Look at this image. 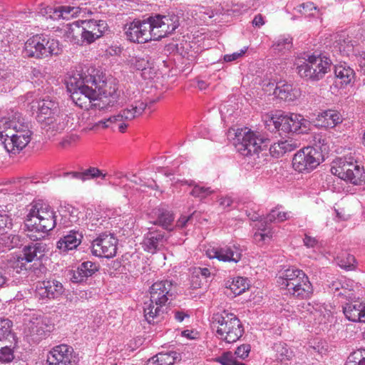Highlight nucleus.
Listing matches in <instances>:
<instances>
[{
	"label": "nucleus",
	"mask_w": 365,
	"mask_h": 365,
	"mask_svg": "<svg viewBox=\"0 0 365 365\" xmlns=\"http://www.w3.org/2000/svg\"><path fill=\"white\" fill-rule=\"evenodd\" d=\"M83 235L76 230H71L57 242V248L63 252L76 249L81 242Z\"/></svg>",
	"instance_id": "29"
},
{
	"label": "nucleus",
	"mask_w": 365,
	"mask_h": 365,
	"mask_svg": "<svg viewBox=\"0 0 365 365\" xmlns=\"http://www.w3.org/2000/svg\"><path fill=\"white\" fill-rule=\"evenodd\" d=\"M343 312L349 321L365 323V303L359 302L347 303L343 308Z\"/></svg>",
	"instance_id": "28"
},
{
	"label": "nucleus",
	"mask_w": 365,
	"mask_h": 365,
	"mask_svg": "<svg viewBox=\"0 0 365 365\" xmlns=\"http://www.w3.org/2000/svg\"><path fill=\"white\" fill-rule=\"evenodd\" d=\"M25 226L28 237L34 241L41 239L44 234L56 225V216L52 207L45 202L36 201L26 207Z\"/></svg>",
	"instance_id": "3"
},
{
	"label": "nucleus",
	"mask_w": 365,
	"mask_h": 365,
	"mask_svg": "<svg viewBox=\"0 0 365 365\" xmlns=\"http://www.w3.org/2000/svg\"><path fill=\"white\" fill-rule=\"evenodd\" d=\"M277 283L281 289L296 297L304 299L313 293V287L308 277L301 269L294 267L282 269L278 272Z\"/></svg>",
	"instance_id": "4"
},
{
	"label": "nucleus",
	"mask_w": 365,
	"mask_h": 365,
	"mask_svg": "<svg viewBox=\"0 0 365 365\" xmlns=\"http://www.w3.org/2000/svg\"><path fill=\"white\" fill-rule=\"evenodd\" d=\"M296 10L306 16H318L319 13V10L312 2L302 4L296 8Z\"/></svg>",
	"instance_id": "50"
},
{
	"label": "nucleus",
	"mask_w": 365,
	"mask_h": 365,
	"mask_svg": "<svg viewBox=\"0 0 365 365\" xmlns=\"http://www.w3.org/2000/svg\"><path fill=\"white\" fill-rule=\"evenodd\" d=\"M190 284L193 289L200 288L202 285L201 277L198 274H197V273H195V271L192 272V274L191 276Z\"/></svg>",
	"instance_id": "62"
},
{
	"label": "nucleus",
	"mask_w": 365,
	"mask_h": 365,
	"mask_svg": "<svg viewBox=\"0 0 365 365\" xmlns=\"http://www.w3.org/2000/svg\"><path fill=\"white\" fill-rule=\"evenodd\" d=\"M163 306L153 302L151 299L149 302H145L143 307L144 317L146 321L151 324L158 319L163 314Z\"/></svg>",
	"instance_id": "35"
},
{
	"label": "nucleus",
	"mask_w": 365,
	"mask_h": 365,
	"mask_svg": "<svg viewBox=\"0 0 365 365\" xmlns=\"http://www.w3.org/2000/svg\"><path fill=\"white\" fill-rule=\"evenodd\" d=\"M242 249L236 244H229L222 247L208 248L206 255L210 259H217L222 262H238L242 257Z\"/></svg>",
	"instance_id": "22"
},
{
	"label": "nucleus",
	"mask_w": 365,
	"mask_h": 365,
	"mask_svg": "<svg viewBox=\"0 0 365 365\" xmlns=\"http://www.w3.org/2000/svg\"><path fill=\"white\" fill-rule=\"evenodd\" d=\"M132 66L137 70L141 71V76L145 79L152 78L153 72L148 57H135L131 60Z\"/></svg>",
	"instance_id": "37"
},
{
	"label": "nucleus",
	"mask_w": 365,
	"mask_h": 365,
	"mask_svg": "<svg viewBox=\"0 0 365 365\" xmlns=\"http://www.w3.org/2000/svg\"><path fill=\"white\" fill-rule=\"evenodd\" d=\"M212 322L217 328L218 337L227 343L237 341L243 334V328L240 319L235 314L226 311L214 314Z\"/></svg>",
	"instance_id": "6"
},
{
	"label": "nucleus",
	"mask_w": 365,
	"mask_h": 365,
	"mask_svg": "<svg viewBox=\"0 0 365 365\" xmlns=\"http://www.w3.org/2000/svg\"><path fill=\"white\" fill-rule=\"evenodd\" d=\"M294 65L299 76L306 80L318 81L330 71L331 62L325 56L304 53L296 58Z\"/></svg>",
	"instance_id": "5"
},
{
	"label": "nucleus",
	"mask_w": 365,
	"mask_h": 365,
	"mask_svg": "<svg viewBox=\"0 0 365 365\" xmlns=\"http://www.w3.org/2000/svg\"><path fill=\"white\" fill-rule=\"evenodd\" d=\"M73 102L81 108L105 109L113 106L118 98L117 88L104 76L75 73L66 81Z\"/></svg>",
	"instance_id": "1"
},
{
	"label": "nucleus",
	"mask_w": 365,
	"mask_h": 365,
	"mask_svg": "<svg viewBox=\"0 0 365 365\" xmlns=\"http://www.w3.org/2000/svg\"><path fill=\"white\" fill-rule=\"evenodd\" d=\"M47 251V245L43 242L31 243L25 246L21 253L17 257L15 261L16 269H26L27 263L40 260Z\"/></svg>",
	"instance_id": "19"
},
{
	"label": "nucleus",
	"mask_w": 365,
	"mask_h": 365,
	"mask_svg": "<svg viewBox=\"0 0 365 365\" xmlns=\"http://www.w3.org/2000/svg\"><path fill=\"white\" fill-rule=\"evenodd\" d=\"M73 349L67 344L55 346L47 354L48 365H74Z\"/></svg>",
	"instance_id": "23"
},
{
	"label": "nucleus",
	"mask_w": 365,
	"mask_h": 365,
	"mask_svg": "<svg viewBox=\"0 0 365 365\" xmlns=\"http://www.w3.org/2000/svg\"><path fill=\"white\" fill-rule=\"evenodd\" d=\"M334 73L342 86L349 84L355 76L354 70L346 63L335 66Z\"/></svg>",
	"instance_id": "34"
},
{
	"label": "nucleus",
	"mask_w": 365,
	"mask_h": 365,
	"mask_svg": "<svg viewBox=\"0 0 365 365\" xmlns=\"http://www.w3.org/2000/svg\"><path fill=\"white\" fill-rule=\"evenodd\" d=\"M313 143L315 146L314 148L319 150L321 153L327 148V139L322 134H315L313 136Z\"/></svg>",
	"instance_id": "55"
},
{
	"label": "nucleus",
	"mask_w": 365,
	"mask_h": 365,
	"mask_svg": "<svg viewBox=\"0 0 365 365\" xmlns=\"http://www.w3.org/2000/svg\"><path fill=\"white\" fill-rule=\"evenodd\" d=\"M273 351L275 353L274 357L276 360L282 363H287L293 357L292 351L283 342L275 343L273 346Z\"/></svg>",
	"instance_id": "40"
},
{
	"label": "nucleus",
	"mask_w": 365,
	"mask_h": 365,
	"mask_svg": "<svg viewBox=\"0 0 365 365\" xmlns=\"http://www.w3.org/2000/svg\"><path fill=\"white\" fill-rule=\"evenodd\" d=\"M318 125L325 128H334L342 123L343 118L336 110H328L318 115L317 118Z\"/></svg>",
	"instance_id": "32"
},
{
	"label": "nucleus",
	"mask_w": 365,
	"mask_h": 365,
	"mask_svg": "<svg viewBox=\"0 0 365 365\" xmlns=\"http://www.w3.org/2000/svg\"><path fill=\"white\" fill-rule=\"evenodd\" d=\"M14 358L13 349L11 345H5L0 347V362L8 363L11 361Z\"/></svg>",
	"instance_id": "53"
},
{
	"label": "nucleus",
	"mask_w": 365,
	"mask_h": 365,
	"mask_svg": "<svg viewBox=\"0 0 365 365\" xmlns=\"http://www.w3.org/2000/svg\"><path fill=\"white\" fill-rule=\"evenodd\" d=\"M11 219L7 214H0V233L12 229Z\"/></svg>",
	"instance_id": "56"
},
{
	"label": "nucleus",
	"mask_w": 365,
	"mask_h": 365,
	"mask_svg": "<svg viewBox=\"0 0 365 365\" xmlns=\"http://www.w3.org/2000/svg\"><path fill=\"white\" fill-rule=\"evenodd\" d=\"M118 240L110 232L100 234L92 242L91 252L96 257L111 258L117 251Z\"/></svg>",
	"instance_id": "16"
},
{
	"label": "nucleus",
	"mask_w": 365,
	"mask_h": 365,
	"mask_svg": "<svg viewBox=\"0 0 365 365\" xmlns=\"http://www.w3.org/2000/svg\"><path fill=\"white\" fill-rule=\"evenodd\" d=\"M247 51V47L242 48L240 51L235 52L232 54H226L223 56L225 62H232L242 58Z\"/></svg>",
	"instance_id": "59"
},
{
	"label": "nucleus",
	"mask_w": 365,
	"mask_h": 365,
	"mask_svg": "<svg viewBox=\"0 0 365 365\" xmlns=\"http://www.w3.org/2000/svg\"><path fill=\"white\" fill-rule=\"evenodd\" d=\"M151 39L160 40L173 34L179 26V17L175 14L155 15L148 18Z\"/></svg>",
	"instance_id": "14"
},
{
	"label": "nucleus",
	"mask_w": 365,
	"mask_h": 365,
	"mask_svg": "<svg viewBox=\"0 0 365 365\" xmlns=\"http://www.w3.org/2000/svg\"><path fill=\"white\" fill-rule=\"evenodd\" d=\"M167 240L164 232L159 230L149 231L144 235L142 246L145 251L155 254L165 247Z\"/></svg>",
	"instance_id": "26"
},
{
	"label": "nucleus",
	"mask_w": 365,
	"mask_h": 365,
	"mask_svg": "<svg viewBox=\"0 0 365 365\" xmlns=\"http://www.w3.org/2000/svg\"><path fill=\"white\" fill-rule=\"evenodd\" d=\"M175 351L159 353L152 357L149 362L153 365H173L178 357Z\"/></svg>",
	"instance_id": "43"
},
{
	"label": "nucleus",
	"mask_w": 365,
	"mask_h": 365,
	"mask_svg": "<svg viewBox=\"0 0 365 365\" xmlns=\"http://www.w3.org/2000/svg\"><path fill=\"white\" fill-rule=\"evenodd\" d=\"M339 265L346 269H351L354 267L355 258L351 255H347L346 259L339 257L338 258Z\"/></svg>",
	"instance_id": "58"
},
{
	"label": "nucleus",
	"mask_w": 365,
	"mask_h": 365,
	"mask_svg": "<svg viewBox=\"0 0 365 365\" xmlns=\"http://www.w3.org/2000/svg\"><path fill=\"white\" fill-rule=\"evenodd\" d=\"M80 21H75L67 25L66 31V38L72 43H77L78 37L81 36V26Z\"/></svg>",
	"instance_id": "48"
},
{
	"label": "nucleus",
	"mask_w": 365,
	"mask_h": 365,
	"mask_svg": "<svg viewBox=\"0 0 365 365\" xmlns=\"http://www.w3.org/2000/svg\"><path fill=\"white\" fill-rule=\"evenodd\" d=\"M148 18L144 21L135 20L125 26V34L131 42L143 43L152 41Z\"/></svg>",
	"instance_id": "21"
},
{
	"label": "nucleus",
	"mask_w": 365,
	"mask_h": 365,
	"mask_svg": "<svg viewBox=\"0 0 365 365\" xmlns=\"http://www.w3.org/2000/svg\"><path fill=\"white\" fill-rule=\"evenodd\" d=\"M59 43L56 39L36 35L29 38L24 45V53L28 57L42 58L60 52Z\"/></svg>",
	"instance_id": "9"
},
{
	"label": "nucleus",
	"mask_w": 365,
	"mask_h": 365,
	"mask_svg": "<svg viewBox=\"0 0 365 365\" xmlns=\"http://www.w3.org/2000/svg\"><path fill=\"white\" fill-rule=\"evenodd\" d=\"M98 265L91 261H86L81 263L76 270L73 272L71 280L75 283H80L91 277L98 271Z\"/></svg>",
	"instance_id": "30"
},
{
	"label": "nucleus",
	"mask_w": 365,
	"mask_h": 365,
	"mask_svg": "<svg viewBox=\"0 0 365 365\" xmlns=\"http://www.w3.org/2000/svg\"><path fill=\"white\" fill-rule=\"evenodd\" d=\"M250 351V346L248 344H242L237 348L234 354L240 359H245Z\"/></svg>",
	"instance_id": "60"
},
{
	"label": "nucleus",
	"mask_w": 365,
	"mask_h": 365,
	"mask_svg": "<svg viewBox=\"0 0 365 365\" xmlns=\"http://www.w3.org/2000/svg\"><path fill=\"white\" fill-rule=\"evenodd\" d=\"M267 125H274V129L284 133H306L309 128V120L297 113L275 115L267 121Z\"/></svg>",
	"instance_id": "10"
},
{
	"label": "nucleus",
	"mask_w": 365,
	"mask_h": 365,
	"mask_svg": "<svg viewBox=\"0 0 365 365\" xmlns=\"http://www.w3.org/2000/svg\"><path fill=\"white\" fill-rule=\"evenodd\" d=\"M150 294L153 302L164 307L173 298V283L168 280L158 281L150 287Z\"/></svg>",
	"instance_id": "25"
},
{
	"label": "nucleus",
	"mask_w": 365,
	"mask_h": 365,
	"mask_svg": "<svg viewBox=\"0 0 365 365\" xmlns=\"http://www.w3.org/2000/svg\"><path fill=\"white\" fill-rule=\"evenodd\" d=\"M185 183H187L189 185H193V188L190 192V195L200 200L206 198L214 192V190H212L211 187L203 186L199 184L194 185V182L192 180H186L185 181Z\"/></svg>",
	"instance_id": "46"
},
{
	"label": "nucleus",
	"mask_w": 365,
	"mask_h": 365,
	"mask_svg": "<svg viewBox=\"0 0 365 365\" xmlns=\"http://www.w3.org/2000/svg\"><path fill=\"white\" fill-rule=\"evenodd\" d=\"M194 271L197 274H198L200 277H202L204 279H207V278L210 277V272L207 268H201L197 267L195 268Z\"/></svg>",
	"instance_id": "63"
},
{
	"label": "nucleus",
	"mask_w": 365,
	"mask_h": 365,
	"mask_svg": "<svg viewBox=\"0 0 365 365\" xmlns=\"http://www.w3.org/2000/svg\"><path fill=\"white\" fill-rule=\"evenodd\" d=\"M321 152L314 146H307L299 150L292 158L293 168L299 173L310 172L322 162Z\"/></svg>",
	"instance_id": "15"
},
{
	"label": "nucleus",
	"mask_w": 365,
	"mask_h": 365,
	"mask_svg": "<svg viewBox=\"0 0 365 365\" xmlns=\"http://www.w3.org/2000/svg\"><path fill=\"white\" fill-rule=\"evenodd\" d=\"M237 358L231 351H226L216 358L215 361L221 365H245L244 363L238 361Z\"/></svg>",
	"instance_id": "49"
},
{
	"label": "nucleus",
	"mask_w": 365,
	"mask_h": 365,
	"mask_svg": "<svg viewBox=\"0 0 365 365\" xmlns=\"http://www.w3.org/2000/svg\"><path fill=\"white\" fill-rule=\"evenodd\" d=\"M299 144L293 142L292 140H280L274 143L269 148L272 156L279 158L287 152H289L297 148Z\"/></svg>",
	"instance_id": "36"
},
{
	"label": "nucleus",
	"mask_w": 365,
	"mask_h": 365,
	"mask_svg": "<svg viewBox=\"0 0 365 365\" xmlns=\"http://www.w3.org/2000/svg\"><path fill=\"white\" fill-rule=\"evenodd\" d=\"M53 328L49 318L34 314L25 319L24 333L29 342L38 343Z\"/></svg>",
	"instance_id": "12"
},
{
	"label": "nucleus",
	"mask_w": 365,
	"mask_h": 365,
	"mask_svg": "<svg viewBox=\"0 0 365 365\" xmlns=\"http://www.w3.org/2000/svg\"><path fill=\"white\" fill-rule=\"evenodd\" d=\"M98 34L92 33V31L83 30V27L81 26V36L83 42H86L87 43H91L94 42L96 39L101 36V33L98 32Z\"/></svg>",
	"instance_id": "54"
},
{
	"label": "nucleus",
	"mask_w": 365,
	"mask_h": 365,
	"mask_svg": "<svg viewBox=\"0 0 365 365\" xmlns=\"http://www.w3.org/2000/svg\"><path fill=\"white\" fill-rule=\"evenodd\" d=\"M22 237L16 233V231L9 232L5 231L1 233L0 245L8 250L21 245Z\"/></svg>",
	"instance_id": "38"
},
{
	"label": "nucleus",
	"mask_w": 365,
	"mask_h": 365,
	"mask_svg": "<svg viewBox=\"0 0 365 365\" xmlns=\"http://www.w3.org/2000/svg\"><path fill=\"white\" fill-rule=\"evenodd\" d=\"M71 177L72 178H77L81 180H86L91 178H95L101 176L105 178L106 174H103L102 172L97 168H89L83 172H71L63 173V177Z\"/></svg>",
	"instance_id": "39"
},
{
	"label": "nucleus",
	"mask_w": 365,
	"mask_h": 365,
	"mask_svg": "<svg viewBox=\"0 0 365 365\" xmlns=\"http://www.w3.org/2000/svg\"><path fill=\"white\" fill-rule=\"evenodd\" d=\"M304 244L307 247L315 248L319 247V241L315 237H312L308 235H305L303 240Z\"/></svg>",
	"instance_id": "61"
},
{
	"label": "nucleus",
	"mask_w": 365,
	"mask_h": 365,
	"mask_svg": "<svg viewBox=\"0 0 365 365\" xmlns=\"http://www.w3.org/2000/svg\"><path fill=\"white\" fill-rule=\"evenodd\" d=\"M355 287H356V284L353 280L345 277H341L332 284V289L339 292L338 295L344 296L347 298L354 297L352 292Z\"/></svg>",
	"instance_id": "33"
},
{
	"label": "nucleus",
	"mask_w": 365,
	"mask_h": 365,
	"mask_svg": "<svg viewBox=\"0 0 365 365\" xmlns=\"http://www.w3.org/2000/svg\"><path fill=\"white\" fill-rule=\"evenodd\" d=\"M233 144L237 151L243 156H252L262 150L264 139L248 128L233 130Z\"/></svg>",
	"instance_id": "8"
},
{
	"label": "nucleus",
	"mask_w": 365,
	"mask_h": 365,
	"mask_svg": "<svg viewBox=\"0 0 365 365\" xmlns=\"http://www.w3.org/2000/svg\"><path fill=\"white\" fill-rule=\"evenodd\" d=\"M61 282L56 279L38 282L36 286V297L46 303L51 300L58 299L64 293Z\"/></svg>",
	"instance_id": "20"
},
{
	"label": "nucleus",
	"mask_w": 365,
	"mask_h": 365,
	"mask_svg": "<svg viewBox=\"0 0 365 365\" xmlns=\"http://www.w3.org/2000/svg\"><path fill=\"white\" fill-rule=\"evenodd\" d=\"M123 98L128 103L126 108L124 109V116L127 120H132L143 113L146 103L142 101L140 91L136 86H129L123 92Z\"/></svg>",
	"instance_id": "17"
},
{
	"label": "nucleus",
	"mask_w": 365,
	"mask_h": 365,
	"mask_svg": "<svg viewBox=\"0 0 365 365\" xmlns=\"http://www.w3.org/2000/svg\"><path fill=\"white\" fill-rule=\"evenodd\" d=\"M297 312L300 319L308 318V322L313 319L316 324H325L329 316L326 307L319 303L311 304L307 302H301L297 305Z\"/></svg>",
	"instance_id": "18"
},
{
	"label": "nucleus",
	"mask_w": 365,
	"mask_h": 365,
	"mask_svg": "<svg viewBox=\"0 0 365 365\" xmlns=\"http://www.w3.org/2000/svg\"><path fill=\"white\" fill-rule=\"evenodd\" d=\"M99 4L98 8L101 6L103 1H90V4H93V8H83L81 6H59L57 7L48 6L41 4L38 13L46 19L53 20H58L60 19H69L75 17L81 13L93 14L98 11V8L96 7L97 4Z\"/></svg>",
	"instance_id": "11"
},
{
	"label": "nucleus",
	"mask_w": 365,
	"mask_h": 365,
	"mask_svg": "<svg viewBox=\"0 0 365 365\" xmlns=\"http://www.w3.org/2000/svg\"><path fill=\"white\" fill-rule=\"evenodd\" d=\"M274 94L279 98L287 102L298 99L301 96V91L297 86L285 81L277 83Z\"/></svg>",
	"instance_id": "27"
},
{
	"label": "nucleus",
	"mask_w": 365,
	"mask_h": 365,
	"mask_svg": "<svg viewBox=\"0 0 365 365\" xmlns=\"http://www.w3.org/2000/svg\"><path fill=\"white\" fill-rule=\"evenodd\" d=\"M79 140V136L78 135L72 134L68 136L63 142V146L71 145L73 143L77 142Z\"/></svg>",
	"instance_id": "64"
},
{
	"label": "nucleus",
	"mask_w": 365,
	"mask_h": 365,
	"mask_svg": "<svg viewBox=\"0 0 365 365\" xmlns=\"http://www.w3.org/2000/svg\"><path fill=\"white\" fill-rule=\"evenodd\" d=\"M345 365H365V352L364 354L360 351L354 353L353 356H350Z\"/></svg>",
	"instance_id": "57"
},
{
	"label": "nucleus",
	"mask_w": 365,
	"mask_h": 365,
	"mask_svg": "<svg viewBox=\"0 0 365 365\" xmlns=\"http://www.w3.org/2000/svg\"><path fill=\"white\" fill-rule=\"evenodd\" d=\"M30 123L21 113L13 112L0 119V140L9 153H18L30 142Z\"/></svg>",
	"instance_id": "2"
},
{
	"label": "nucleus",
	"mask_w": 365,
	"mask_h": 365,
	"mask_svg": "<svg viewBox=\"0 0 365 365\" xmlns=\"http://www.w3.org/2000/svg\"><path fill=\"white\" fill-rule=\"evenodd\" d=\"M356 41L346 32L337 34L334 38V47L341 54L349 56L353 51Z\"/></svg>",
	"instance_id": "31"
},
{
	"label": "nucleus",
	"mask_w": 365,
	"mask_h": 365,
	"mask_svg": "<svg viewBox=\"0 0 365 365\" xmlns=\"http://www.w3.org/2000/svg\"><path fill=\"white\" fill-rule=\"evenodd\" d=\"M156 214L158 218L155 224H158L165 229H170V226L174 220L173 214L164 209H158Z\"/></svg>",
	"instance_id": "47"
},
{
	"label": "nucleus",
	"mask_w": 365,
	"mask_h": 365,
	"mask_svg": "<svg viewBox=\"0 0 365 365\" xmlns=\"http://www.w3.org/2000/svg\"><path fill=\"white\" fill-rule=\"evenodd\" d=\"M331 172L341 180L354 185H361L365 182L364 167L352 155H346L334 162Z\"/></svg>",
	"instance_id": "7"
},
{
	"label": "nucleus",
	"mask_w": 365,
	"mask_h": 365,
	"mask_svg": "<svg viewBox=\"0 0 365 365\" xmlns=\"http://www.w3.org/2000/svg\"><path fill=\"white\" fill-rule=\"evenodd\" d=\"M83 30L92 31V33L101 32V36L108 28L106 22L103 20H94L91 19L88 21H81Z\"/></svg>",
	"instance_id": "44"
},
{
	"label": "nucleus",
	"mask_w": 365,
	"mask_h": 365,
	"mask_svg": "<svg viewBox=\"0 0 365 365\" xmlns=\"http://www.w3.org/2000/svg\"><path fill=\"white\" fill-rule=\"evenodd\" d=\"M98 123V121L95 120L94 115L88 110L84 111L79 118V124L83 130H97L100 128Z\"/></svg>",
	"instance_id": "45"
},
{
	"label": "nucleus",
	"mask_w": 365,
	"mask_h": 365,
	"mask_svg": "<svg viewBox=\"0 0 365 365\" xmlns=\"http://www.w3.org/2000/svg\"><path fill=\"white\" fill-rule=\"evenodd\" d=\"M249 287L246 278L237 277L226 282V287L230 289L235 295H240L243 293Z\"/></svg>",
	"instance_id": "42"
},
{
	"label": "nucleus",
	"mask_w": 365,
	"mask_h": 365,
	"mask_svg": "<svg viewBox=\"0 0 365 365\" xmlns=\"http://www.w3.org/2000/svg\"><path fill=\"white\" fill-rule=\"evenodd\" d=\"M124 110L118 115L111 116L108 118H106L103 120H98V125H100V128H106L111 127L114 124H117L119 122H123V120H128L124 116Z\"/></svg>",
	"instance_id": "51"
},
{
	"label": "nucleus",
	"mask_w": 365,
	"mask_h": 365,
	"mask_svg": "<svg viewBox=\"0 0 365 365\" xmlns=\"http://www.w3.org/2000/svg\"><path fill=\"white\" fill-rule=\"evenodd\" d=\"M38 114L37 120L40 123L51 125L58 118V105L55 101L46 96L37 102Z\"/></svg>",
	"instance_id": "24"
},
{
	"label": "nucleus",
	"mask_w": 365,
	"mask_h": 365,
	"mask_svg": "<svg viewBox=\"0 0 365 365\" xmlns=\"http://www.w3.org/2000/svg\"><path fill=\"white\" fill-rule=\"evenodd\" d=\"M13 323L9 319L0 318V341H7L11 344L15 341L12 331Z\"/></svg>",
	"instance_id": "41"
},
{
	"label": "nucleus",
	"mask_w": 365,
	"mask_h": 365,
	"mask_svg": "<svg viewBox=\"0 0 365 365\" xmlns=\"http://www.w3.org/2000/svg\"><path fill=\"white\" fill-rule=\"evenodd\" d=\"M292 39L289 37H279L273 44L274 49L278 52H284L292 48Z\"/></svg>",
	"instance_id": "52"
},
{
	"label": "nucleus",
	"mask_w": 365,
	"mask_h": 365,
	"mask_svg": "<svg viewBox=\"0 0 365 365\" xmlns=\"http://www.w3.org/2000/svg\"><path fill=\"white\" fill-rule=\"evenodd\" d=\"M291 217L290 212H284L279 207L272 210L264 221L260 220L255 225L257 230L254 234L255 242L260 246L269 243L272 238L273 232L267 222H282Z\"/></svg>",
	"instance_id": "13"
}]
</instances>
